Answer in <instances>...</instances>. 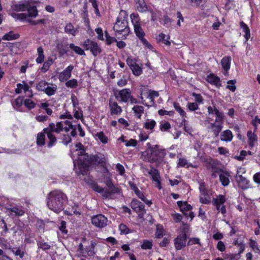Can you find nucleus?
Masks as SVG:
<instances>
[{
    "label": "nucleus",
    "instance_id": "1",
    "mask_svg": "<svg viewBox=\"0 0 260 260\" xmlns=\"http://www.w3.org/2000/svg\"><path fill=\"white\" fill-rule=\"evenodd\" d=\"M67 201V198L64 193L60 190H54L48 195L47 206L50 210L58 213L63 210Z\"/></svg>",
    "mask_w": 260,
    "mask_h": 260
},
{
    "label": "nucleus",
    "instance_id": "2",
    "mask_svg": "<svg viewBox=\"0 0 260 260\" xmlns=\"http://www.w3.org/2000/svg\"><path fill=\"white\" fill-rule=\"evenodd\" d=\"M208 116L207 121L210 123L208 126L217 136L222 129V114L215 107H209L208 108Z\"/></svg>",
    "mask_w": 260,
    "mask_h": 260
},
{
    "label": "nucleus",
    "instance_id": "3",
    "mask_svg": "<svg viewBox=\"0 0 260 260\" xmlns=\"http://www.w3.org/2000/svg\"><path fill=\"white\" fill-rule=\"evenodd\" d=\"M127 15L125 11H121L117 21L113 26L115 35L118 39L125 38L130 32V28L128 25Z\"/></svg>",
    "mask_w": 260,
    "mask_h": 260
},
{
    "label": "nucleus",
    "instance_id": "4",
    "mask_svg": "<svg viewBox=\"0 0 260 260\" xmlns=\"http://www.w3.org/2000/svg\"><path fill=\"white\" fill-rule=\"evenodd\" d=\"M165 155V150L159 149L157 146L152 148L142 154L143 159L151 163L159 162L162 160Z\"/></svg>",
    "mask_w": 260,
    "mask_h": 260
},
{
    "label": "nucleus",
    "instance_id": "5",
    "mask_svg": "<svg viewBox=\"0 0 260 260\" xmlns=\"http://www.w3.org/2000/svg\"><path fill=\"white\" fill-rule=\"evenodd\" d=\"M108 189H104L97 184H94L93 189L95 191L101 193L102 196L105 198H110L114 193H118L119 192V189L115 187L113 184H110L108 185Z\"/></svg>",
    "mask_w": 260,
    "mask_h": 260
},
{
    "label": "nucleus",
    "instance_id": "6",
    "mask_svg": "<svg viewBox=\"0 0 260 260\" xmlns=\"http://www.w3.org/2000/svg\"><path fill=\"white\" fill-rule=\"evenodd\" d=\"M185 225L183 234L178 235L174 240L175 247L177 250L182 249L186 245L187 236L185 230L188 228V226Z\"/></svg>",
    "mask_w": 260,
    "mask_h": 260
},
{
    "label": "nucleus",
    "instance_id": "7",
    "mask_svg": "<svg viewBox=\"0 0 260 260\" xmlns=\"http://www.w3.org/2000/svg\"><path fill=\"white\" fill-rule=\"evenodd\" d=\"M108 219L103 214H98L91 218V223L96 228H103L107 225Z\"/></svg>",
    "mask_w": 260,
    "mask_h": 260
},
{
    "label": "nucleus",
    "instance_id": "8",
    "mask_svg": "<svg viewBox=\"0 0 260 260\" xmlns=\"http://www.w3.org/2000/svg\"><path fill=\"white\" fill-rule=\"evenodd\" d=\"M143 172L147 173L150 175L156 186L159 189L161 188L159 174L156 169L154 168H152L150 170L145 168L143 169Z\"/></svg>",
    "mask_w": 260,
    "mask_h": 260
},
{
    "label": "nucleus",
    "instance_id": "9",
    "mask_svg": "<svg viewBox=\"0 0 260 260\" xmlns=\"http://www.w3.org/2000/svg\"><path fill=\"white\" fill-rule=\"evenodd\" d=\"M131 205L132 209L138 213L139 216L142 218L144 213H145L143 204L137 200L134 199L132 200Z\"/></svg>",
    "mask_w": 260,
    "mask_h": 260
},
{
    "label": "nucleus",
    "instance_id": "10",
    "mask_svg": "<svg viewBox=\"0 0 260 260\" xmlns=\"http://www.w3.org/2000/svg\"><path fill=\"white\" fill-rule=\"evenodd\" d=\"M78 165L80 168L86 169L91 165V157H89L85 152L79 154Z\"/></svg>",
    "mask_w": 260,
    "mask_h": 260
},
{
    "label": "nucleus",
    "instance_id": "11",
    "mask_svg": "<svg viewBox=\"0 0 260 260\" xmlns=\"http://www.w3.org/2000/svg\"><path fill=\"white\" fill-rule=\"evenodd\" d=\"M225 198L222 195H219L217 198L213 199V203L216 206L217 209L220 211L222 214L226 213V208L225 206H222L225 202Z\"/></svg>",
    "mask_w": 260,
    "mask_h": 260
},
{
    "label": "nucleus",
    "instance_id": "12",
    "mask_svg": "<svg viewBox=\"0 0 260 260\" xmlns=\"http://www.w3.org/2000/svg\"><path fill=\"white\" fill-rule=\"evenodd\" d=\"M131 91L129 89L125 88L120 90L118 95L116 96L117 99H119V101L122 102L126 103L131 98Z\"/></svg>",
    "mask_w": 260,
    "mask_h": 260
},
{
    "label": "nucleus",
    "instance_id": "13",
    "mask_svg": "<svg viewBox=\"0 0 260 260\" xmlns=\"http://www.w3.org/2000/svg\"><path fill=\"white\" fill-rule=\"evenodd\" d=\"M74 69L72 65L68 66L64 71L61 72L58 76L60 81L64 82L67 81L71 77V73Z\"/></svg>",
    "mask_w": 260,
    "mask_h": 260
},
{
    "label": "nucleus",
    "instance_id": "14",
    "mask_svg": "<svg viewBox=\"0 0 260 260\" xmlns=\"http://www.w3.org/2000/svg\"><path fill=\"white\" fill-rule=\"evenodd\" d=\"M49 129L56 134L60 133V132L64 129L63 122H57L56 124L54 123H50L49 126L46 128V131H49Z\"/></svg>",
    "mask_w": 260,
    "mask_h": 260
},
{
    "label": "nucleus",
    "instance_id": "15",
    "mask_svg": "<svg viewBox=\"0 0 260 260\" xmlns=\"http://www.w3.org/2000/svg\"><path fill=\"white\" fill-rule=\"evenodd\" d=\"M109 107L110 113L112 115H120L122 112L121 107L118 105L116 102L113 101L112 100L109 101Z\"/></svg>",
    "mask_w": 260,
    "mask_h": 260
},
{
    "label": "nucleus",
    "instance_id": "16",
    "mask_svg": "<svg viewBox=\"0 0 260 260\" xmlns=\"http://www.w3.org/2000/svg\"><path fill=\"white\" fill-rule=\"evenodd\" d=\"M215 173L219 174L220 181L223 186L228 185V173L223 171L222 169L217 168L215 171Z\"/></svg>",
    "mask_w": 260,
    "mask_h": 260
},
{
    "label": "nucleus",
    "instance_id": "17",
    "mask_svg": "<svg viewBox=\"0 0 260 260\" xmlns=\"http://www.w3.org/2000/svg\"><path fill=\"white\" fill-rule=\"evenodd\" d=\"M7 213L9 214V215H14L15 216H22L24 214V211L21 208L18 207H12L7 209Z\"/></svg>",
    "mask_w": 260,
    "mask_h": 260
},
{
    "label": "nucleus",
    "instance_id": "18",
    "mask_svg": "<svg viewBox=\"0 0 260 260\" xmlns=\"http://www.w3.org/2000/svg\"><path fill=\"white\" fill-rule=\"evenodd\" d=\"M236 180L238 185L243 189H246L248 187L249 181L246 177L240 176H236Z\"/></svg>",
    "mask_w": 260,
    "mask_h": 260
},
{
    "label": "nucleus",
    "instance_id": "19",
    "mask_svg": "<svg viewBox=\"0 0 260 260\" xmlns=\"http://www.w3.org/2000/svg\"><path fill=\"white\" fill-rule=\"evenodd\" d=\"M43 131L44 133L47 134V137L49 140L48 144V146L49 147H51L56 142V138L55 136L53 134V133L54 132L50 131V129L49 131H46V128L43 129Z\"/></svg>",
    "mask_w": 260,
    "mask_h": 260
},
{
    "label": "nucleus",
    "instance_id": "20",
    "mask_svg": "<svg viewBox=\"0 0 260 260\" xmlns=\"http://www.w3.org/2000/svg\"><path fill=\"white\" fill-rule=\"evenodd\" d=\"M32 2L27 1L22 4H16L13 6V9L16 11H24L27 10Z\"/></svg>",
    "mask_w": 260,
    "mask_h": 260
},
{
    "label": "nucleus",
    "instance_id": "21",
    "mask_svg": "<svg viewBox=\"0 0 260 260\" xmlns=\"http://www.w3.org/2000/svg\"><path fill=\"white\" fill-rule=\"evenodd\" d=\"M247 137L248 139V144L251 147H254L255 143L257 142V139L256 135L251 131L247 132Z\"/></svg>",
    "mask_w": 260,
    "mask_h": 260
},
{
    "label": "nucleus",
    "instance_id": "22",
    "mask_svg": "<svg viewBox=\"0 0 260 260\" xmlns=\"http://www.w3.org/2000/svg\"><path fill=\"white\" fill-rule=\"evenodd\" d=\"M64 31L66 33L75 36L78 32V29L75 28L71 23H69L66 25L64 27Z\"/></svg>",
    "mask_w": 260,
    "mask_h": 260
},
{
    "label": "nucleus",
    "instance_id": "23",
    "mask_svg": "<svg viewBox=\"0 0 260 260\" xmlns=\"http://www.w3.org/2000/svg\"><path fill=\"white\" fill-rule=\"evenodd\" d=\"M207 81L216 86L220 85L219 78L214 74H210L207 77Z\"/></svg>",
    "mask_w": 260,
    "mask_h": 260
},
{
    "label": "nucleus",
    "instance_id": "24",
    "mask_svg": "<svg viewBox=\"0 0 260 260\" xmlns=\"http://www.w3.org/2000/svg\"><path fill=\"white\" fill-rule=\"evenodd\" d=\"M157 39L158 41L161 42L164 44L167 45H170L171 43L169 41L170 37L169 36L166 35L165 34L160 33L158 36Z\"/></svg>",
    "mask_w": 260,
    "mask_h": 260
},
{
    "label": "nucleus",
    "instance_id": "25",
    "mask_svg": "<svg viewBox=\"0 0 260 260\" xmlns=\"http://www.w3.org/2000/svg\"><path fill=\"white\" fill-rule=\"evenodd\" d=\"M27 12L26 13L28 17H36L38 15V11L37 8L35 6H31L29 4V6L28 7Z\"/></svg>",
    "mask_w": 260,
    "mask_h": 260
},
{
    "label": "nucleus",
    "instance_id": "26",
    "mask_svg": "<svg viewBox=\"0 0 260 260\" xmlns=\"http://www.w3.org/2000/svg\"><path fill=\"white\" fill-rule=\"evenodd\" d=\"M38 57L36 59V62L38 63H41L44 60V50L42 47H39L37 49Z\"/></svg>",
    "mask_w": 260,
    "mask_h": 260
},
{
    "label": "nucleus",
    "instance_id": "27",
    "mask_svg": "<svg viewBox=\"0 0 260 260\" xmlns=\"http://www.w3.org/2000/svg\"><path fill=\"white\" fill-rule=\"evenodd\" d=\"M132 109L135 112L136 117L140 119L142 114L144 113V107L142 106H135Z\"/></svg>",
    "mask_w": 260,
    "mask_h": 260
},
{
    "label": "nucleus",
    "instance_id": "28",
    "mask_svg": "<svg viewBox=\"0 0 260 260\" xmlns=\"http://www.w3.org/2000/svg\"><path fill=\"white\" fill-rule=\"evenodd\" d=\"M103 155H96L92 156L91 157V164H95V165H99L100 164H102L103 162H104Z\"/></svg>",
    "mask_w": 260,
    "mask_h": 260
},
{
    "label": "nucleus",
    "instance_id": "29",
    "mask_svg": "<svg viewBox=\"0 0 260 260\" xmlns=\"http://www.w3.org/2000/svg\"><path fill=\"white\" fill-rule=\"evenodd\" d=\"M90 50L91 51V52L92 53L93 55L94 56H96L102 51L101 48L95 42L93 43V44H92V45Z\"/></svg>",
    "mask_w": 260,
    "mask_h": 260
},
{
    "label": "nucleus",
    "instance_id": "30",
    "mask_svg": "<svg viewBox=\"0 0 260 260\" xmlns=\"http://www.w3.org/2000/svg\"><path fill=\"white\" fill-rule=\"evenodd\" d=\"M19 35L17 34H14L12 31H10L8 34L5 35L3 39L4 40H15L19 38Z\"/></svg>",
    "mask_w": 260,
    "mask_h": 260
},
{
    "label": "nucleus",
    "instance_id": "31",
    "mask_svg": "<svg viewBox=\"0 0 260 260\" xmlns=\"http://www.w3.org/2000/svg\"><path fill=\"white\" fill-rule=\"evenodd\" d=\"M156 125V122L154 120L147 119L144 123V127L146 129L152 130Z\"/></svg>",
    "mask_w": 260,
    "mask_h": 260
},
{
    "label": "nucleus",
    "instance_id": "32",
    "mask_svg": "<svg viewBox=\"0 0 260 260\" xmlns=\"http://www.w3.org/2000/svg\"><path fill=\"white\" fill-rule=\"evenodd\" d=\"M134 27L135 32L138 38H142L145 36V32L141 27L140 24L134 26Z\"/></svg>",
    "mask_w": 260,
    "mask_h": 260
},
{
    "label": "nucleus",
    "instance_id": "33",
    "mask_svg": "<svg viewBox=\"0 0 260 260\" xmlns=\"http://www.w3.org/2000/svg\"><path fill=\"white\" fill-rule=\"evenodd\" d=\"M240 26L243 29V31L245 32V38L247 41L250 37V30L248 26L243 22L240 23Z\"/></svg>",
    "mask_w": 260,
    "mask_h": 260
},
{
    "label": "nucleus",
    "instance_id": "34",
    "mask_svg": "<svg viewBox=\"0 0 260 260\" xmlns=\"http://www.w3.org/2000/svg\"><path fill=\"white\" fill-rule=\"evenodd\" d=\"M70 48L73 50L76 53L79 55H85L84 50L80 47L75 46L74 44L71 43L69 45Z\"/></svg>",
    "mask_w": 260,
    "mask_h": 260
},
{
    "label": "nucleus",
    "instance_id": "35",
    "mask_svg": "<svg viewBox=\"0 0 260 260\" xmlns=\"http://www.w3.org/2000/svg\"><path fill=\"white\" fill-rule=\"evenodd\" d=\"M177 205L180 207L181 210L189 211L192 209V207L186 202L178 201L177 202Z\"/></svg>",
    "mask_w": 260,
    "mask_h": 260
},
{
    "label": "nucleus",
    "instance_id": "36",
    "mask_svg": "<svg viewBox=\"0 0 260 260\" xmlns=\"http://www.w3.org/2000/svg\"><path fill=\"white\" fill-rule=\"evenodd\" d=\"M137 8L140 12H145L147 11V6L144 0L137 3Z\"/></svg>",
    "mask_w": 260,
    "mask_h": 260
},
{
    "label": "nucleus",
    "instance_id": "37",
    "mask_svg": "<svg viewBox=\"0 0 260 260\" xmlns=\"http://www.w3.org/2000/svg\"><path fill=\"white\" fill-rule=\"evenodd\" d=\"M56 89L57 86L56 85H52L51 86H49L47 85L45 92L48 95L51 96L54 94Z\"/></svg>",
    "mask_w": 260,
    "mask_h": 260
},
{
    "label": "nucleus",
    "instance_id": "38",
    "mask_svg": "<svg viewBox=\"0 0 260 260\" xmlns=\"http://www.w3.org/2000/svg\"><path fill=\"white\" fill-rule=\"evenodd\" d=\"M45 143V135L43 133H40L38 134L37 139V144L38 145H44Z\"/></svg>",
    "mask_w": 260,
    "mask_h": 260
},
{
    "label": "nucleus",
    "instance_id": "39",
    "mask_svg": "<svg viewBox=\"0 0 260 260\" xmlns=\"http://www.w3.org/2000/svg\"><path fill=\"white\" fill-rule=\"evenodd\" d=\"M135 193L137 194L138 197L141 199L143 202H144L147 205L150 206L152 204V202L147 200L144 195L142 193L140 190L138 189L137 191L135 192Z\"/></svg>",
    "mask_w": 260,
    "mask_h": 260
},
{
    "label": "nucleus",
    "instance_id": "40",
    "mask_svg": "<svg viewBox=\"0 0 260 260\" xmlns=\"http://www.w3.org/2000/svg\"><path fill=\"white\" fill-rule=\"evenodd\" d=\"M174 107L175 110L180 114V116L182 117L183 119L184 118L185 119V117H186V113L179 106V104L174 103Z\"/></svg>",
    "mask_w": 260,
    "mask_h": 260
},
{
    "label": "nucleus",
    "instance_id": "41",
    "mask_svg": "<svg viewBox=\"0 0 260 260\" xmlns=\"http://www.w3.org/2000/svg\"><path fill=\"white\" fill-rule=\"evenodd\" d=\"M131 69L133 74L136 76H139L142 73V69L136 64H131Z\"/></svg>",
    "mask_w": 260,
    "mask_h": 260
},
{
    "label": "nucleus",
    "instance_id": "42",
    "mask_svg": "<svg viewBox=\"0 0 260 260\" xmlns=\"http://www.w3.org/2000/svg\"><path fill=\"white\" fill-rule=\"evenodd\" d=\"M130 17L132 20V22L134 26L139 25V24H140V19L139 18L138 14L132 13Z\"/></svg>",
    "mask_w": 260,
    "mask_h": 260
},
{
    "label": "nucleus",
    "instance_id": "43",
    "mask_svg": "<svg viewBox=\"0 0 260 260\" xmlns=\"http://www.w3.org/2000/svg\"><path fill=\"white\" fill-rule=\"evenodd\" d=\"M95 245V244L92 242L90 245L86 248V252L89 256H92L95 253L94 251Z\"/></svg>",
    "mask_w": 260,
    "mask_h": 260
},
{
    "label": "nucleus",
    "instance_id": "44",
    "mask_svg": "<svg viewBox=\"0 0 260 260\" xmlns=\"http://www.w3.org/2000/svg\"><path fill=\"white\" fill-rule=\"evenodd\" d=\"M141 247L143 249H151L152 247V242L148 240H144Z\"/></svg>",
    "mask_w": 260,
    "mask_h": 260
},
{
    "label": "nucleus",
    "instance_id": "45",
    "mask_svg": "<svg viewBox=\"0 0 260 260\" xmlns=\"http://www.w3.org/2000/svg\"><path fill=\"white\" fill-rule=\"evenodd\" d=\"M66 86L72 88H76L78 86V81L76 79H72L66 82Z\"/></svg>",
    "mask_w": 260,
    "mask_h": 260
},
{
    "label": "nucleus",
    "instance_id": "46",
    "mask_svg": "<svg viewBox=\"0 0 260 260\" xmlns=\"http://www.w3.org/2000/svg\"><path fill=\"white\" fill-rule=\"evenodd\" d=\"M249 246L255 253H260V249L256 241L251 239L250 240Z\"/></svg>",
    "mask_w": 260,
    "mask_h": 260
},
{
    "label": "nucleus",
    "instance_id": "47",
    "mask_svg": "<svg viewBox=\"0 0 260 260\" xmlns=\"http://www.w3.org/2000/svg\"><path fill=\"white\" fill-rule=\"evenodd\" d=\"M52 63V59L51 58L49 59L48 60L45 61L41 69V71L43 72H46L47 71Z\"/></svg>",
    "mask_w": 260,
    "mask_h": 260
},
{
    "label": "nucleus",
    "instance_id": "48",
    "mask_svg": "<svg viewBox=\"0 0 260 260\" xmlns=\"http://www.w3.org/2000/svg\"><path fill=\"white\" fill-rule=\"evenodd\" d=\"M159 128L162 132L168 131L171 128V124L168 122H161Z\"/></svg>",
    "mask_w": 260,
    "mask_h": 260
},
{
    "label": "nucleus",
    "instance_id": "49",
    "mask_svg": "<svg viewBox=\"0 0 260 260\" xmlns=\"http://www.w3.org/2000/svg\"><path fill=\"white\" fill-rule=\"evenodd\" d=\"M181 124L184 126V131L189 134H191L193 131L192 128L187 124V121L184 118L182 119Z\"/></svg>",
    "mask_w": 260,
    "mask_h": 260
},
{
    "label": "nucleus",
    "instance_id": "50",
    "mask_svg": "<svg viewBox=\"0 0 260 260\" xmlns=\"http://www.w3.org/2000/svg\"><path fill=\"white\" fill-rule=\"evenodd\" d=\"M96 136L103 143L106 144L108 143V138L103 132L98 133Z\"/></svg>",
    "mask_w": 260,
    "mask_h": 260
},
{
    "label": "nucleus",
    "instance_id": "51",
    "mask_svg": "<svg viewBox=\"0 0 260 260\" xmlns=\"http://www.w3.org/2000/svg\"><path fill=\"white\" fill-rule=\"evenodd\" d=\"M48 83L44 81H40L36 86V88L39 91H45Z\"/></svg>",
    "mask_w": 260,
    "mask_h": 260
},
{
    "label": "nucleus",
    "instance_id": "52",
    "mask_svg": "<svg viewBox=\"0 0 260 260\" xmlns=\"http://www.w3.org/2000/svg\"><path fill=\"white\" fill-rule=\"evenodd\" d=\"M82 16L84 19L85 23L87 25H89V21L88 18L87 6L86 5H85L83 7V13H82Z\"/></svg>",
    "mask_w": 260,
    "mask_h": 260
},
{
    "label": "nucleus",
    "instance_id": "53",
    "mask_svg": "<svg viewBox=\"0 0 260 260\" xmlns=\"http://www.w3.org/2000/svg\"><path fill=\"white\" fill-rule=\"evenodd\" d=\"M67 46V44L63 43H61L57 45V47L60 54H63L67 52V50L66 48Z\"/></svg>",
    "mask_w": 260,
    "mask_h": 260
},
{
    "label": "nucleus",
    "instance_id": "54",
    "mask_svg": "<svg viewBox=\"0 0 260 260\" xmlns=\"http://www.w3.org/2000/svg\"><path fill=\"white\" fill-rule=\"evenodd\" d=\"M119 229L121 233L123 234H127L131 233V231L127 228V226L123 223H121L119 226Z\"/></svg>",
    "mask_w": 260,
    "mask_h": 260
},
{
    "label": "nucleus",
    "instance_id": "55",
    "mask_svg": "<svg viewBox=\"0 0 260 260\" xmlns=\"http://www.w3.org/2000/svg\"><path fill=\"white\" fill-rule=\"evenodd\" d=\"M164 235V230L162 226H157L156 231L155 234V237L161 238Z\"/></svg>",
    "mask_w": 260,
    "mask_h": 260
},
{
    "label": "nucleus",
    "instance_id": "56",
    "mask_svg": "<svg viewBox=\"0 0 260 260\" xmlns=\"http://www.w3.org/2000/svg\"><path fill=\"white\" fill-rule=\"evenodd\" d=\"M94 42L90 41L89 39H87L85 40L83 44V46L84 48L86 50H90L92 44H93Z\"/></svg>",
    "mask_w": 260,
    "mask_h": 260
},
{
    "label": "nucleus",
    "instance_id": "57",
    "mask_svg": "<svg viewBox=\"0 0 260 260\" xmlns=\"http://www.w3.org/2000/svg\"><path fill=\"white\" fill-rule=\"evenodd\" d=\"M38 246L43 250H48L50 248V246L49 245H48L46 242H44L43 241L39 242L38 243Z\"/></svg>",
    "mask_w": 260,
    "mask_h": 260
},
{
    "label": "nucleus",
    "instance_id": "58",
    "mask_svg": "<svg viewBox=\"0 0 260 260\" xmlns=\"http://www.w3.org/2000/svg\"><path fill=\"white\" fill-rule=\"evenodd\" d=\"M159 95V93L156 91H149V94L147 96V98L151 100V101L153 103V98L155 97H158Z\"/></svg>",
    "mask_w": 260,
    "mask_h": 260
},
{
    "label": "nucleus",
    "instance_id": "59",
    "mask_svg": "<svg viewBox=\"0 0 260 260\" xmlns=\"http://www.w3.org/2000/svg\"><path fill=\"white\" fill-rule=\"evenodd\" d=\"M236 83V80H229V89L234 92L236 89V86L235 84Z\"/></svg>",
    "mask_w": 260,
    "mask_h": 260
},
{
    "label": "nucleus",
    "instance_id": "60",
    "mask_svg": "<svg viewBox=\"0 0 260 260\" xmlns=\"http://www.w3.org/2000/svg\"><path fill=\"white\" fill-rule=\"evenodd\" d=\"M10 249L16 256H19L20 258H22L24 255V252L21 251L20 248H18L16 251L13 248H10Z\"/></svg>",
    "mask_w": 260,
    "mask_h": 260
},
{
    "label": "nucleus",
    "instance_id": "61",
    "mask_svg": "<svg viewBox=\"0 0 260 260\" xmlns=\"http://www.w3.org/2000/svg\"><path fill=\"white\" fill-rule=\"evenodd\" d=\"M221 63L224 70L225 74H226L228 72V58L226 57H223L221 61Z\"/></svg>",
    "mask_w": 260,
    "mask_h": 260
},
{
    "label": "nucleus",
    "instance_id": "62",
    "mask_svg": "<svg viewBox=\"0 0 260 260\" xmlns=\"http://www.w3.org/2000/svg\"><path fill=\"white\" fill-rule=\"evenodd\" d=\"M24 105L26 107L29 109H32L35 107V104L31 100L29 99H26L24 102Z\"/></svg>",
    "mask_w": 260,
    "mask_h": 260
},
{
    "label": "nucleus",
    "instance_id": "63",
    "mask_svg": "<svg viewBox=\"0 0 260 260\" xmlns=\"http://www.w3.org/2000/svg\"><path fill=\"white\" fill-rule=\"evenodd\" d=\"M196 244H199L200 245H201V243L200 242V239L198 238H190L187 242L188 245H191Z\"/></svg>",
    "mask_w": 260,
    "mask_h": 260
},
{
    "label": "nucleus",
    "instance_id": "64",
    "mask_svg": "<svg viewBox=\"0 0 260 260\" xmlns=\"http://www.w3.org/2000/svg\"><path fill=\"white\" fill-rule=\"evenodd\" d=\"M62 143L65 145H68L71 142L72 139L70 136L68 135H63L62 136Z\"/></svg>",
    "mask_w": 260,
    "mask_h": 260
}]
</instances>
